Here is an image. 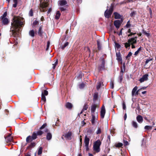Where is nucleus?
Returning a JSON list of instances; mask_svg holds the SVG:
<instances>
[{"label":"nucleus","instance_id":"7ed1b4c3","mask_svg":"<svg viewBox=\"0 0 156 156\" xmlns=\"http://www.w3.org/2000/svg\"><path fill=\"white\" fill-rule=\"evenodd\" d=\"M101 142L99 140H97L94 144L93 150L96 153H98L100 151V146Z\"/></svg>","mask_w":156,"mask_h":156},{"label":"nucleus","instance_id":"9b49d317","mask_svg":"<svg viewBox=\"0 0 156 156\" xmlns=\"http://www.w3.org/2000/svg\"><path fill=\"white\" fill-rule=\"evenodd\" d=\"M44 2H42L41 5V7L42 9L46 8L48 7V2H49V0H43Z\"/></svg>","mask_w":156,"mask_h":156},{"label":"nucleus","instance_id":"b1692460","mask_svg":"<svg viewBox=\"0 0 156 156\" xmlns=\"http://www.w3.org/2000/svg\"><path fill=\"white\" fill-rule=\"evenodd\" d=\"M98 98V93L97 92H96L94 93V95L93 96V101L95 102L96 100Z\"/></svg>","mask_w":156,"mask_h":156},{"label":"nucleus","instance_id":"f8f14e48","mask_svg":"<svg viewBox=\"0 0 156 156\" xmlns=\"http://www.w3.org/2000/svg\"><path fill=\"white\" fill-rule=\"evenodd\" d=\"M11 134H9L6 136H5L7 143L11 142L13 140V137L11 136Z\"/></svg>","mask_w":156,"mask_h":156},{"label":"nucleus","instance_id":"c756f323","mask_svg":"<svg viewBox=\"0 0 156 156\" xmlns=\"http://www.w3.org/2000/svg\"><path fill=\"white\" fill-rule=\"evenodd\" d=\"M102 84L103 85V83L102 82L100 81L99 83H98L97 86V90L99 89L101 87Z\"/></svg>","mask_w":156,"mask_h":156},{"label":"nucleus","instance_id":"bb28decb","mask_svg":"<svg viewBox=\"0 0 156 156\" xmlns=\"http://www.w3.org/2000/svg\"><path fill=\"white\" fill-rule=\"evenodd\" d=\"M98 46V50H100L101 48V45L99 40L97 41Z\"/></svg>","mask_w":156,"mask_h":156},{"label":"nucleus","instance_id":"f3484780","mask_svg":"<svg viewBox=\"0 0 156 156\" xmlns=\"http://www.w3.org/2000/svg\"><path fill=\"white\" fill-rule=\"evenodd\" d=\"M2 20V22L3 24L4 25H7L9 23V20L7 18H3V19H1Z\"/></svg>","mask_w":156,"mask_h":156},{"label":"nucleus","instance_id":"f257e3e1","mask_svg":"<svg viewBox=\"0 0 156 156\" xmlns=\"http://www.w3.org/2000/svg\"><path fill=\"white\" fill-rule=\"evenodd\" d=\"M21 19L23 20V18L18 16H14L12 19L13 22L11 23L10 32H11V37H14L15 41L17 40V37H20V33L22 30L21 27L25 24L24 21H22Z\"/></svg>","mask_w":156,"mask_h":156},{"label":"nucleus","instance_id":"c03bdc74","mask_svg":"<svg viewBox=\"0 0 156 156\" xmlns=\"http://www.w3.org/2000/svg\"><path fill=\"white\" fill-rule=\"evenodd\" d=\"M41 100L43 101L44 103L46 101V98L45 96L44 95H41Z\"/></svg>","mask_w":156,"mask_h":156},{"label":"nucleus","instance_id":"ddd939ff","mask_svg":"<svg viewBox=\"0 0 156 156\" xmlns=\"http://www.w3.org/2000/svg\"><path fill=\"white\" fill-rule=\"evenodd\" d=\"M105 69V65L100 64L98 66V69L99 72H100L102 70H104Z\"/></svg>","mask_w":156,"mask_h":156},{"label":"nucleus","instance_id":"393cba45","mask_svg":"<svg viewBox=\"0 0 156 156\" xmlns=\"http://www.w3.org/2000/svg\"><path fill=\"white\" fill-rule=\"evenodd\" d=\"M100 64L103 65H105V61L103 57H101L99 59Z\"/></svg>","mask_w":156,"mask_h":156},{"label":"nucleus","instance_id":"774afa93","mask_svg":"<svg viewBox=\"0 0 156 156\" xmlns=\"http://www.w3.org/2000/svg\"><path fill=\"white\" fill-rule=\"evenodd\" d=\"M123 29V28H122L120 31V32L118 34L119 35V36L122 35V31Z\"/></svg>","mask_w":156,"mask_h":156},{"label":"nucleus","instance_id":"e2e57ef3","mask_svg":"<svg viewBox=\"0 0 156 156\" xmlns=\"http://www.w3.org/2000/svg\"><path fill=\"white\" fill-rule=\"evenodd\" d=\"M50 42L48 41V42H47V48H46V50L47 51L48 50V48L49 47V45H50Z\"/></svg>","mask_w":156,"mask_h":156},{"label":"nucleus","instance_id":"4be33fe9","mask_svg":"<svg viewBox=\"0 0 156 156\" xmlns=\"http://www.w3.org/2000/svg\"><path fill=\"white\" fill-rule=\"evenodd\" d=\"M65 106L66 107L69 109H71L73 107V105L70 102H67L66 103Z\"/></svg>","mask_w":156,"mask_h":156},{"label":"nucleus","instance_id":"cd10ccee","mask_svg":"<svg viewBox=\"0 0 156 156\" xmlns=\"http://www.w3.org/2000/svg\"><path fill=\"white\" fill-rule=\"evenodd\" d=\"M52 138L51 134L50 133H48L46 136V139L48 140H49L51 139Z\"/></svg>","mask_w":156,"mask_h":156},{"label":"nucleus","instance_id":"052dcab7","mask_svg":"<svg viewBox=\"0 0 156 156\" xmlns=\"http://www.w3.org/2000/svg\"><path fill=\"white\" fill-rule=\"evenodd\" d=\"M133 1L132 0H126L125 1H124L123 3H129L130 2H133Z\"/></svg>","mask_w":156,"mask_h":156},{"label":"nucleus","instance_id":"f03ea898","mask_svg":"<svg viewBox=\"0 0 156 156\" xmlns=\"http://www.w3.org/2000/svg\"><path fill=\"white\" fill-rule=\"evenodd\" d=\"M44 133V132L41 130H38L37 131H34L33 132L32 135L28 136L26 139V141L27 143H30V144L27 147V148L29 149L34 148L36 145L35 142L32 141L37 138V136L41 135Z\"/></svg>","mask_w":156,"mask_h":156},{"label":"nucleus","instance_id":"6ab92c4d","mask_svg":"<svg viewBox=\"0 0 156 156\" xmlns=\"http://www.w3.org/2000/svg\"><path fill=\"white\" fill-rule=\"evenodd\" d=\"M113 15L114 16V18L115 19H120L121 18V17L122 16L117 12H115L113 13Z\"/></svg>","mask_w":156,"mask_h":156},{"label":"nucleus","instance_id":"a878e982","mask_svg":"<svg viewBox=\"0 0 156 156\" xmlns=\"http://www.w3.org/2000/svg\"><path fill=\"white\" fill-rule=\"evenodd\" d=\"M61 16V14L59 11H57L56 15L55 16V19L56 20L58 19Z\"/></svg>","mask_w":156,"mask_h":156},{"label":"nucleus","instance_id":"69168bd1","mask_svg":"<svg viewBox=\"0 0 156 156\" xmlns=\"http://www.w3.org/2000/svg\"><path fill=\"white\" fill-rule=\"evenodd\" d=\"M123 109L125 110L126 108V105L124 102H123L122 104Z\"/></svg>","mask_w":156,"mask_h":156},{"label":"nucleus","instance_id":"5fc2aeb1","mask_svg":"<svg viewBox=\"0 0 156 156\" xmlns=\"http://www.w3.org/2000/svg\"><path fill=\"white\" fill-rule=\"evenodd\" d=\"M85 85L83 83H82L79 85V87L80 89L83 88L84 87Z\"/></svg>","mask_w":156,"mask_h":156},{"label":"nucleus","instance_id":"f704fd0d","mask_svg":"<svg viewBox=\"0 0 156 156\" xmlns=\"http://www.w3.org/2000/svg\"><path fill=\"white\" fill-rule=\"evenodd\" d=\"M142 32L148 37L150 36V34L149 33H147L146 31L144 29L142 30Z\"/></svg>","mask_w":156,"mask_h":156},{"label":"nucleus","instance_id":"6e6552de","mask_svg":"<svg viewBox=\"0 0 156 156\" xmlns=\"http://www.w3.org/2000/svg\"><path fill=\"white\" fill-rule=\"evenodd\" d=\"M105 114V109L104 106L103 105L101 108L100 111V116L101 119H103L104 118Z\"/></svg>","mask_w":156,"mask_h":156},{"label":"nucleus","instance_id":"de8ad7c7","mask_svg":"<svg viewBox=\"0 0 156 156\" xmlns=\"http://www.w3.org/2000/svg\"><path fill=\"white\" fill-rule=\"evenodd\" d=\"M152 128V126H146L144 127V129L146 130H151Z\"/></svg>","mask_w":156,"mask_h":156},{"label":"nucleus","instance_id":"c85d7f7f","mask_svg":"<svg viewBox=\"0 0 156 156\" xmlns=\"http://www.w3.org/2000/svg\"><path fill=\"white\" fill-rule=\"evenodd\" d=\"M138 87L137 86H135L133 89L132 92V96H133L135 93Z\"/></svg>","mask_w":156,"mask_h":156},{"label":"nucleus","instance_id":"dca6fc26","mask_svg":"<svg viewBox=\"0 0 156 156\" xmlns=\"http://www.w3.org/2000/svg\"><path fill=\"white\" fill-rule=\"evenodd\" d=\"M42 25L40 26L39 27L38 31V35L41 37H42L43 36V32L42 30Z\"/></svg>","mask_w":156,"mask_h":156},{"label":"nucleus","instance_id":"680f3d73","mask_svg":"<svg viewBox=\"0 0 156 156\" xmlns=\"http://www.w3.org/2000/svg\"><path fill=\"white\" fill-rule=\"evenodd\" d=\"M82 77V74L81 73H80L79 74L78 76L77 77L78 79H81Z\"/></svg>","mask_w":156,"mask_h":156},{"label":"nucleus","instance_id":"6e6d98bb","mask_svg":"<svg viewBox=\"0 0 156 156\" xmlns=\"http://www.w3.org/2000/svg\"><path fill=\"white\" fill-rule=\"evenodd\" d=\"M148 10L149 11V13H150V15L151 17V18H152V10L150 8H148Z\"/></svg>","mask_w":156,"mask_h":156},{"label":"nucleus","instance_id":"c9c22d12","mask_svg":"<svg viewBox=\"0 0 156 156\" xmlns=\"http://www.w3.org/2000/svg\"><path fill=\"white\" fill-rule=\"evenodd\" d=\"M44 95V96H47L48 94V92L46 90H44L42 92L41 95Z\"/></svg>","mask_w":156,"mask_h":156},{"label":"nucleus","instance_id":"e433bc0d","mask_svg":"<svg viewBox=\"0 0 156 156\" xmlns=\"http://www.w3.org/2000/svg\"><path fill=\"white\" fill-rule=\"evenodd\" d=\"M13 2L14 4H13V7L14 8H16L18 3V0H13Z\"/></svg>","mask_w":156,"mask_h":156},{"label":"nucleus","instance_id":"4d7b16f0","mask_svg":"<svg viewBox=\"0 0 156 156\" xmlns=\"http://www.w3.org/2000/svg\"><path fill=\"white\" fill-rule=\"evenodd\" d=\"M101 129L100 128H98V129L96 131V133L97 134H100L101 133Z\"/></svg>","mask_w":156,"mask_h":156},{"label":"nucleus","instance_id":"49530a36","mask_svg":"<svg viewBox=\"0 0 156 156\" xmlns=\"http://www.w3.org/2000/svg\"><path fill=\"white\" fill-rule=\"evenodd\" d=\"M47 126V124L46 123H45L40 128V130H41L42 129L45 128Z\"/></svg>","mask_w":156,"mask_h":156},{"label":"nucleus","instance_id":"864d4df0","mask_svg":"<svg viewBox=\"0 0 156 156\" xmlns=\"http://www.w3.org/2000/svg\"><path fill=\"white\" fill-rule=\"evenodd\" d=\"M123 142L125 146H127L129 144V143L126 140L124 139L123 140Z\"/></svg>","mask_w":156,"mask_h":156},{"label":"nucleus","instance_id":"338daca9","mask_svg":"<svg viewBox=\"0 0 156 156\" xmlns=\"http://www.w3.org/2000/svg\"><path fill=\"white\" fill-rule=\"evenodd\" d=\"M107 141L108 140V142H111V140H110V135H108L107 136Z\"/></svg>","mask_w":156,"mask_h":156},{"label":"nucleus","instance_id":"473e14b6","mask_svg":"<svg viewBox=\"0 0 156 156\" xmlns=\"http://www.w3.org/2000/svg\"><path fill=\"white\" fill-rule=\"evenodd\" d=\"M29 35L32 37L34 36V32L33 30H32L29 32Z\"/></svg>","mask_w":156,"mask_h":156},{"label":"nucleus","instance_id":"39448f33","mask_svg":"<svg viewBox=\"0 0 156 156\" xmlns=\"http://www.w3.org/2000/svg\"><path fill=\"white\" fill-rule=\"evenodd\" d=\"M98 107V105L96 104H93L91 107V114H96V117L98 118V113L97 112L95 113H94L96 110V108Z\"/></svg>","mask_w":156,"mask_h":156},{"label":"nucleus","instance_id":"13d9d810","mask_svg":"<svg viewBox=\"0 0 156 156\" xmlns=\"http://www.w3.org/2000/svg\"><path fill=\"white\" fill-rule=\"evenodd\" d=\"M59 9L61 11H65L66 10V8L61 7L59 8Z\"/></svg>","mask_w":156,"mask_h":156},{"label":"nucleus","instance_id":"a211bd4d","mask_svg":"<svg viewBox=\"0 0 156 156\" xmlns=\"http://www.w3.org/2000/svg\"><path fill=\"white\" fill-rule=\"evenodd\" d=\"M128 42H130V44H135L137 43V41L135 40L134 38H131L128 39Z\"/></svg>","mask_w":156,"mask_h":156},{"label":"nucleus","instance_id":"aec40b11","mask_svg":"<svg viewBox=\"0 0 156 156\" xmlns=\"http://www.w3.org/2000/svg\"><path fill=\"white\" fill-rule=\"evenodd\" d=\"M95 115H95V114H91L92 117V118L91 120V122L92 123V124L93 125H94L95 124Z\"/></svg>","mask_w":156,"mask_h":156},{"label":"nucleus","instance_id":"423d86ee","mask_svg":"<svg viewBox=\"0 0 156 156\" xmlns=\"http://www.w3.org/2000/svg\"><path fill=\"white\" fill-rule=\"evenodd\" d=\"M73 133L71 131H69L67 133L63 135L66 140H70L72 139Z\"/></svg>","mask_w":156,"mask_h":156},{"label":"nucleus","instance_id":"09e8293b","mask_svg":"<svg viewBox=\"0 0 156 156\" xmlns=\"http://www.w3.org/2000/svg\"><path fill=\"white\" fill-rule=\"evenodd\" d=\"M136 14V11H133L130 13V16L131 17H133L135 16Z\"/></svg>","mask_w":156,"mask_h":156},{"label":"nucleus","instance_id":"0eeeda50","mask_svg":"<svg viewBox=\"0 0 156 156\" xmlns=\"http://www.w3.org/2000/svg\"><path fill=\"white\" fill-rule=\"evenodd\" d=\"M122 21L123 20L122 19L121 20H117L114 21V24L117 29H118L120 27Z\"/></svg>","mask_w":156,"mask_h":156},{"label":"nucleus","instance_id":"3c124183","mask_svg":"<svg viewBox=\"0 0 156 156\" xmlns=\"http://www.w3.org/2000/svg\"><path fill=\"white\" fill-rule=\"evenodd\" d=\"M39 22L38 21L35 20L33 23V25L35 26L38 24Z\"/></svg>","mask_w":156,"mask_h":156},{"label":"nucleus","instance_id":"5701e85b","mask_svg":"<svg viewBox=\"0 0 156 156\" xmlns=\"http://www.w3.org/2000/svg\"><path fill=\"white\" fill-rule=\"evenodd\" d=\"M132 126L135 129H137L138 127V125L136 122L133 121L131 122Z\"/></svg>","mask_w":156,"mask_h":156},{"label":"nucleus","instance_id":"0e129e2a","mask_svg":"<svg viewBox=\"0 0 156 156\" xmlns=\"http://www.w3.org/2000/svg\"><path fill=\"white\" fill-rule=\"evenodd\" d=\"M152 59H147L145 62V64H147L150 61L152 60Z\"/></svg>","mask_w":156,"mask_h":156},{"label":"nucleus","instance_id":"79ce46f5","mask_svg":"<svg viewBox=\"0 0 156 156\" xmlns=\"http://www.w3.org/2000/svg\"><path fill=\"white\" fill-rule=\"evenodd\" d=\"M88 107V105H87V103H85L84 105L83 106V109L82 110H83L84 111V110H87Z\"/></svg>","mask_w":156,"mask_h":156},{"label":"nucleus","instance_id":"72a5a7b5","mask_svg":"<svg viewBox=\"0 0 156 156\" xmlns=\"http://www.w3.org/2000/svg\"><path fill=\"white\" fill-rule=\"evenodd\" d=\"M125 44V46L126 48H127L129 47V49L130 48V47L131 45V44H130V42H129L127 41V42L125 43L124 44Z\"/></svg>","mask_w":156,"mask_h":156},{"label":"nucleus","instance_id":"37998d69","mask_svg":"<svg viewBox=\"0 0 156 156\" xmlns=\"http://www.w3.org/2000/svg\"><path fill=\"white\" fill-rule=\"evenodd\" d=\"M58 60L57 59L56 61L54 63L52 64V65L53 66L52 68L53 69H55L56 65L58 64Z\"/></svg>","mask_w":156,"mask_h":156},{"label":"nucleus","instance_id":"603ef678","mask_svg":"<svg viewBox=\"0 0 156 156\" xmlns=\"http://www.w3.org/2000/svg\"><path fill=\"white\" fill-rule=\"evenodd\" d=\"M130 26L131 24L130 23V21L129 20L127 22V23L126 25V27L127 28H129L130 27Z\"/></svg>","mask_w":156,"mask_h":156},{"label":"nucleus","instance_id":"ea45409f","mask_svg":"<svg viewBox=\"0 0 156 156\" xmlns=\"http://www.w3.org/2000/svg\"><path fill=\"white\" fill-rule=\"evenodd\" d=\"M132 55V53L131 52H129L127 56H126V58L128 60H129L130 58V56Z\"/></svg>","mask_w":156,"mask_h":156},{"label":"nucleus","instance_id":"412c9836","mask_svg":"<svg viewBox=\"0 0 156 156\" xmlns=\"http://www.w3.org/2000/svg\"><path fill=\"white\" fill-rule=\"evenodd\" d=\"M90 141V139L89 138L87 137V136L85 137L84 142L85 144V146L89 145V144Z\"/></svg>","mask_w":156,"mask_h":156},{"label":"nucleus","instance_id":"7c9ffc66","mask_svg":"<svg viewBox=\"0 0 156 156\" xmlns=\"http://www.w3.org/2000/svg\"><path fill=\"white\" fill-rule=\"evenodd\" d=\"M69 44V43L68 42H66L63 45H62V46H61V48L62 50H64L65 47H66Z\"/></svg>","mask_w":156,"mask_h":156},{"label":"nucleus","instance_id":"2eb2a0df","mask_svg":"<svg viewBox=\"0 0 156 156\" xmlns=\"http://www.w3.org/2000/svg\"><path fill=\"white\" fill-rule=\"evenodd\" d=\"M137 122L140 123H142L143 121L142 116L141 115H138L136 118Z\"/></svg>","mask_w":156,"mask_h":156},{"label":"nucleus","instance_id":"a18cd8bd","mask_svg":"<svg viewBox=\"0 0 156 156\" xmlns=\"http://www.w3.org/2000/svg\"><path fill=\"white\" fill-rule=\"evenodd\" d=\"M7 12H4V13L3 14V15H2V16L1 17H0L1 19H3V18H5V17L7 16Z\"/></svg>","mask_w":156,"mask_h":156},{"label":"nucleus","instance_id":"2f4dec72","mask_svg":"<svg viewBox=\"0 0 156 156\" xmlns=\"http://www.w3.org/2000/svg\"><path fill=\"white\" fill-rule=\"evenodd\" d=\"M43 148L42 147H39L38 150L37 154L39 155L41 154L42 152Z\"/></svg>","mask_w":156,"mask_h":156},{"label":"nucleus","instance_id":"4468645a","mask_svg":"<svg viewBox=\"0 0 156 156\" xmlns=\"http://www.w3.org/2000/svg\"><path fill=\"white\" fill-rule=\"evenodd\" d=\"M58 3L60 6H62L66 5L67 2L65 0H60L58 1Z\"/></svg>","mask_w":156,"mask_h":156},{"label":"nucleus","instance_id":"58836bf2","mask_svg":"<svg viewBox=\"0 0 156 156\" xmlns=\"http://www.w3.org/2000/svg\"><path fill=\"white\" fill-rule=\"evenodd\" d=\"M123 146V144L121 143H119L118 144H115V146L116 147H120Z\"/></svg>","mask_w":156,"mask_h":156},{"label":"nucleus","instance_id":"20e7f679","mask_svg":"<svg viewBox=\"0 0 156 156\" xmlns=\"http://www.w3.org/2000/svg\"><path fill=\"white\" fill-rule=\"evenodd\" d=\"M113 7L114 6L112 4L109 10L108 9V7H107L108 9L106 10L104 13V15L106 18H109L110 17L113 11Z\"/></svg>","mask_w":156,"mask_h":156},{"label":"nucleus","instance_id":"8fccbe9b","mask_svg":"<svg viewBox=\"0 0 156 156\" xmlns=\"http://www.w3.org/2000/svg\"><path fill=\"white\" fill-rule=\"evenodd\" d=\"M110 86L112 89H113L114 88V83L112 81H111L110 82Z\"/></svg>","mask_w":156,"mask_h":156},{"label":"nucleus","instance_id":"bf43d9fd","mask_svg":"<svg viewBox=\"0 0 156 156\" xmlns=\"http://www.w3.org/2000/svg\"><path fill=\"white\" fill-rule=\"evenodd\" d=\"M123 76H119V80L120 83H121L123 80Z\"/></svg>","mask_w":156,"mask_h":156},{"label":"nucleus","instance_id":"1a4fd4ad","mask_svg":"<svg viewBox=\"0 0 156 156\" xmlns=\"http://www.w3.org/2000/svg\"><path fill=\"white\" fill-rule=\"evenodd\" d=\"M149 75L147 74H146L144 75L139 80V81L140 83H142L144 81H147L148 79Z\"/></svg>","mask_w":156,"mask_h":156},{"label":"nucleus","instance_id":"9d476101","mask_svg":"<svg viewBox=\"0 0 156 156\" xmlns=\"http://www.w3.org/2000/svg\"><path fill=\"white\" fill-rule=\"evenodd\" d=\"M116 56L117 60L119 62H120L121 64H122V60L120 52H119L116 53Z\"/></svg>","mask_w":156,"mask_h":156},{"label":"nucleus","instance_id":"a19ab883","mask_svg":"<svg viewBox=\"0 0 156 156\" xmlns=\"http://www.w3.org/2000/svg\"><path fill=\"white\" fill-rule=\"evenodd\" d=\"M115 47L117 49H119L120 48L121 45L118 43L115 42Z\"/></svg>","mask_w":156,"mask_h":156},{"label":"nucleus","instance_id":"4c0bfd02","mask_svg":"<svg viewBox=\"0 0 156 156\" xmlns=\"http://www.w3.org/2000/svg\"><path fill=\"white\" fill-rule=\"evenodd\" d=\"M34 11L32 9H30L29 12V15L30 16H33Z\"/></svg>","mask_w":156,"mask_h":156}]
</instances>
